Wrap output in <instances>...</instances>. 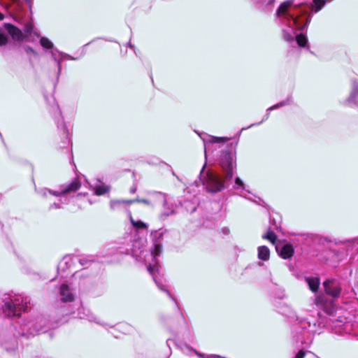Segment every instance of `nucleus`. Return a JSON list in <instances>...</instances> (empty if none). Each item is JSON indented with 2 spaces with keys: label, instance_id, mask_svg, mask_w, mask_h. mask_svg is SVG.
I'll list each match as a JSON object with an SVG mask.
<instances>
[{
  "label": "nucleus",
  "instance_id": "nucleus-55",
  "mask_svg": "<svg viewBox=\"0 0 358 358\" xmlns=\"http://www.w3.org/2000/svg\"><path fill=\"white\" fill-rule=\"evenodd\" d=\"M226 358V357H225Z\"/></svg>",
  "mask_w": 358,
  "mask_h": 358
},
{
  "label": "nucleus",
  "instance_id": "nucleus-30",
  "mask_svg": "<svg viewBox=\"0 0 358 358\" xmlns=\"http://www.w3.org/2000/svg\"><path fill=\"white\" fill-rule=\"evenodd\" d=\"M110 189V186L105 185H95L93 187L94 194L101 196L107 193Z\"/></svg>",
  "mask_w": 358,
  "mask_h": 358
},
{
  "label": "nucleus",
  "instance_id": "nucleus-13",
  "mask_svg": "<svg viewBox=\"0 0 358 358\" xmlns=\"http://www.w3.org/2000/svg\"><path fill=\"white\" fill-rule=\"evenodd\" d=\"M70 309L66 313V314L74 315L75 317H78L80 319H85L90 322H94L99 324V322L96 320V316L91 312V310L82 306L80 302L73 304V307L71 305H69Z\"/></svg>",
  "mask_w": 358,
  "mask_h": 358
},
{
  "label": "nucleus",
  "instance_id": "nucleus-43",
  "mask_svg": "<svg viewBox=\"0 0 358 358\" xmlns=\"http://www.w3.org/2000/svg\"><path fill=\"white\" fill-rule=\"evenodd\" d=\"M24 1L27 3V5L29 6L30 13H31V5H32L33 0H24Z\"/></svg>",
  "mask_w": 358,
  "mask_h": 358
},
{
  "label": "nucleus",
  "instance_id": "nucleus-18",
  "mask_svg": "<svg viewBox=\"0 0 358 358\" xmlns=\"http://www.w3.org/2000/svg\"><path fill=\"white\" fill-rule=\"evenodd\" d=\"M75 264V259L71 255H66L57 265V272L61 273L62 278L67 277L66 271L71 269Z\"/></svg>",
  "mask_w": 358,
  "mask_h": 358
},
{
  "label": "nucleus",
  "instance_id": "nucleus-20",
  "mask_svg": "<svg viewBox=\"0 0 358 358\" xmlns=\"http://www.w3.org/2000/svg\"><path fill=\"white\" fill-rule=\"evenodd\" d=\"M153 194H156L158 196L159 199L163 203L164 210L160 215V218L162 220H164L167 217L176 214V210L173 208V206H170L167 203L164 194L160 192H153Z\"/></svg>",
  "mask_w": 358,
  "mask_h": 358
},
{
  "label": "nucleus",
  "instance_id": "nucleus-42",
  "mask_svg": "<svg viewBox=\"0 0 358 358\" xmlns=\"http://www.w3.org/2000/svg\"><path fill=\"white\" fill-rule=\"evenodd\" d=\"M308 237L310 238L313 241H317V240H318L319 241H320V236L317 234H311L308 235Z\"/></svg>",
  "mask_w": 358,
  "mask_h": 358
},
{
  "label": "nucleus",
  "instance_id": "nucleus-29",
  "mask_svg": "<svg viewBox=\"0 0 358 358\" xmlns=\"http://www.w3.org/2000/svg\"><path fill=\"white\" fill-rule=\"evenodd\" d=\"M271 227H268L266 232L262 236V238L268 240L272 244H276L275 243L278 241V236L275 234Z\"/></svg>",
  "mask_w": 358,
  "mask_h": 358
},
{
  "label": "nucleus",
  "instance_id": "nucleus-54",
  "mask_svg": "<svg viewBox=\"0 0 358 358\" xmlns=\"http://www.w3.org/2000/svg\"><path fill=\"white\" fill-rule=\"evenodd\" d=\"M78 195H83L82 193H78Z\"/></svg>",
  "mask_w": 358,
  "mask_h": 358
},
{
  "label": "nucleus",
  "instance_id": "nucleus-27",
  "mask_svg": "<svg viewBox=\"0 0 358 358\" xmlns=\"http://www.w3.org/2000/svg\"><path fill=\"white\" fill-rule=\"evenodd\" d=\"M257 257L258 259L266 262L270 258V250L266 245H261L257 248Z\"/></svg>",
  "mask_w": 358,
  "mask_h": 358
},
{
  "label": "nucleus",
  "instance_id": "nucleus-4",
  "mask_svg": "<svg viewBox=\"0 0 358 358\" xmlns=\"http://www.w3.org/2000/svg\"><path fill=\"white\" fill-rule=\"evenodd\" d=\"M169 234L170 231L169 230L163 229L154 230L151 232L150 237L152 241V247L150 250L149 257L152 259V262H149L148 265V271L152 276L153 280L158 288L167 294L169 297L175 302L178 311H180L177 299L167 289L165 288L161 282V280L158 279V275H160L162 269L158 258L162 252V241L164 238L167 237Z\"/></svg>",
  "mask_w": 358,
  "mask_h": 358
},
{
  "label": "nucleus",
  "instance_id": "nucleus-36",
  "mask_svg": "<svg viewBox=\"0 0 358 358\" xmlns=\"http://www.w3.org/2000/svg\"><path fill=\"white\" fill-rule=\"evenodd\" d=\"M136 202L142 203L143 204H145L147 206L151 205V203L149 200L145 199H129L128 201H127V204H131Z\"/></svg>",
  "mask_w": 358,
  "mask_h": 358
},
{
  "label": "nucleus",
  "instance_id": "nucleus-28",
  "mask_svg": "<svg viewBox=\"0 0 358 358\" xmlns=\"http://www.w3.org/2000/svg\"><path fill=\"white\" fill-rule=\"evenodd\" d=\"M82 266L88 267L90 264L95 262V257L93 255H80L75 257Z\"/></svg>",
  "mask_w": 358,
  "mask_h": 358
},
{
  "label": "nucleus",
  "instance_id": "nucleus-12",
  "mask_svg": "<svg viewBox=\"0 0 358 358\" xmlns=\"http://www.w3.org/2000/svg\"><path fill=\"white\" fill-rule=\"evenodd\" d=\"M4 27L8 34L14 41H22L25 38H28L33 31L34 25L32 22H27L24 24L23 31L17 28L16 26L5 23Z\"/></svg>",
  "mask_w": 358,
  "mask_h": 358
},
{
  "label": "nucleus",
  "instance_id": "nucleus-9",
  "mask_svg": "<svg viewBox=\"0 0 358 358\" xmlns=\"http://www.w3.org/2000/svg\"><path fill=\"white\" fill-rule=\"evenodd\" d=\"M145 240L139 237H129V240L124 246L119 247L116 249V252L120 254L130 255L134 257L136 261H143L146 268L149 262H152V259L149 257L150 252H148L145 248Z\"/></svg>",
  "mask_w": 358,
  "mask_h": 358
},
{
  "label": "nucleus",
  "instance_id": "nucleus-51",
  "mask_svg": "<svg viewBox=\"0 0 358 358\" xmlns=\"http://www.w3.org/2000/svg\"><path fill=\"white\" fill-rule=\"evenodd\" d=\"M257 198H258V199H259L260 201H262V202L264 203V200H263L262 199H261L260 197H257Z\"/></svg>",
  "mask_w": 358,
  "mask_h": 358
},
{
  "label": "nucleus",
  "instance_id": "nucleus-41",
  "mask_svg": "<svg viewBox=\"0 0 358 358\" xmlns=\"http://www.w3.org/2000/svg\"><path fill=\"white\" fill-rule=\"evenodd\" d=\"M13 4H15L17 8H20L22 4L21 0H9Z\"/></svg>",
  "mask_w": 358,
  "mask_h": 358
},
{
  "label": "nucleus",
  "instance_id": "nucleus-52",
  "mask_svg": "<svg viewBox=\"0 0 358 358\" xmlns=\"http://www.w3.org/2000/svg\"><path fill=\"white\" fill-rule=\"evenodd\" d=\"M106 40L108 41H110V42L114 41L113 40H111V39H106Z\"/></svg>",
  "mask_w": 358,
  "mask_h": 358
},
{
  "label": "nucleus",
  "instance_id": "nucleus-19",
  "mask_svg": "<svg viewBox=\"0 0 358 358\" xmlns=\"http://www.w3.org/2000/svg\"><path fill=\"white\" fill-rule=\"evenodd\" d=\"M60 301L69 303L75 302V294L67 284H62L59 287Z\"/></svg>",
  "mask_w": 358,
  "mask_h": 358
},
{
  "label": "nucleus",
  "instance_id": "nucleus-23",
  "mask_svg": "<svg viewBox=\"0 0 358 358\" xmlns=\"http://www.w3.org/2000/svg\"><path fill=\"white\" fill-rule=\"evenodd\" d=\"M306 282L309 289L313 293H317L320 287V278L318 276L306 277Z\"/></svg>",
  "mask_w": 358,
  "mask_h": 358
},
{
  "label": "nucleus",
  "instance_id": "nucleus-15",
  "mask_svg": "<svg viewBox=\"0 0 358 358\" xmlns=\"http://www.w3.org/2000/svg\"><path fill=\"white\" fill-rule=\"evenodd\" d=\"M55 121L57 124V129L62 132V148H66L70 143V138L69 136V130L64 122V118L62 116V112L58 106H57V111L55 115Z\"/></svg>",
  "mask_w": 358,
  "mask_h": 358
},
{
  "label": "nucleus",
  "instance_id": "nucleus-25",
  "mask_svg": "<svg viewBox=\"0 0 358 358\" xmlns=\"http://www.w3.org/2000/svg\"><path fill=\"white\" fill-rule=\"evenodd\" d=\"M275 217L269 214V223L271 224V228L273 227V229L277 231L278 232H282V229L281 227L282 223V217L278 213H275Z\"/></svg>",
  "mask_w": 358,
  "mask_h": 358
},
{
  "label": "nucleus",
  "instance_id": "nucleus-45",
  "mask_svg": "<svg viewBox=\"0 0 358 358\" xmlns=\"http://www.w3.org/2000/svg\"><path fill=\"white\" fill-rule=\"evenodd\" d=\"M136 186H132L131 188H130V193L131 194H134L136 192Z\"/></svg>",
  "mask_w": 358,
  "mask_h": 358
},
{
  "label": "nucleus",
  "instance_id": "nucleus-6",
  "mask_svg": "<svg viewBox=\"0 0 358 358\" xmlns=\"http://www.w3.org/2000/svg\"><path fill=\"white\" fill-rule=\"evenodd\" d=\"M15 329L19 336L29 338L41 333H45L50 326L45 317L37 315L21 320Z\"/></svg>",
  "mask_w": 358,
  "mask_h": 358
},
{
  "label": "nucleus",
  "instance_id": "nucleus-17",
  "mask_svg": "<svg viewBox=\"0 0 358 358\" xmlns=\"http://www.w3.org/2000/svg\"><path fill=\"white\" fill-rule=\"evenodd\" d=\"M352 90L348 97L345 100L344 105L353 106H358V80H351Z\"/></svg>",
  "mask_w": 358,
  "mask_h": 358
},
{
  "label": "nucleus",
  "instance_id": "nucleus-21",
  "mask_svg": "<svg viewBox=\"0 0 358 358\" xmlns=\"http://www.w3.org/2000/svg\"><path fill=\"white\" fill-rule=\"evenodd\" d=\"M0 345L7 352H13L17 348V341L16 338L13 336H1Z\"/></svg>",
  "mask_w": 358,
  "mask_h": 358
},
{
  "label": "nucleus",
  "instance_id": "nucleus-7",
  "mask_svg": "<svg viewBox=\"0 0 358 358\" xmlns=\"http://www.w3.org/2000/svg\"><path fill=\"white\" fill-rule=\"evenodd\" d=\"M203 142L206 160L208 155H211L213 159L222 168L224 167V137H215L206 132L194 131Z\"/></svg>",
  "mask_w": 358,
  "mask_h": 358
},
{
  "label": "nucleus",
  "instance_id": "nucleus-16",
  "mask_svg": "<svg viewBox=\"0 0 358 358\" xmlns=\"http://www.w3.org/2000/svg\"><path fill=\"white\" fill-rule=\"evenodd\" d=\"M255 8L263 13L271 14L273 11L275 0H252Z\"/></svg>",
  "mask_w": 358,
  "mask_h": 358
},
{
  "label": "nucleus",
  "instance_id": "nucleus-40",
  "mask_svg": "<svg viewBox=\"0 0 358 358\" xmlns=\"http://www.w3.org/2000/svg\"><path fill=\"white\" fill-rule=\"evenodd\" d=\"M58 55L63 56L64 59H71V60H76V58L71 56L70 55H68V54L62 52H58Z\"/></svg>",
  "mask_w": 358,
  "mask_h": 358
},
{
  "label": "nucleus",
  "instance_id": "nucleus-10",
  "mask_svg": "<svg viewBox=\"0 0 358 358\" xmlns=\"http://www.w3.org/2000/svg\"><path fill=\"white\" fill-rule=\"evenodd\" d=\"M206 166V162H205L199 173V179L204 187V189L211 194L221 192L224 188L222 176L213 170H209L205 173Z\"/></svg>",
  "mask_w": 358,
  "mask_h": 358
},
{
  "label": "nucleus",
  "instance_id": "nucleus-8",
  "mask_svg": "<svg viewBox=\"0 0 358 358\" xmlns=\"http://www.w3.org/2000/svg\"><path fill=\"white\" fill-rule=\"evenodd\" d=\"M1 310L6 317H16L27 311L28 299L19 294H5Z\"/></svg>",
  "mask_w": 358,
  "mask_h": 358
},
{
  "label": "nucleus",
  "instance_id": "nucleus-39",
  "mask_svg": "<svg viewBox=\"0 0 358 358\" xmlns=\"http://www.w3.org/2000/svg\"><path fill=\"white\" fill-rule=\"evenodd\" d=\"M340 243L342 244H345L347 243L358 244V236L350 239H345L343 241H340Z\"/></svg>",
  "mask_w": 358,
  "mask_h": 358
},
{
  "label": "nucleus",
  "instance_id": "nucleus-32",
  "mask_svg": "<svg viewBox=\"0 0 358 358\" xmlns=\"http://www.w3.org/2000/svg\"><path fill=\"white\" fill-rule=\"evenodd\" d=\"M130 221L132 226L136 229H145L148 228V224L141 220L135 221L131 216H130Z\"/></svg>",
  "mask_w": 358,
  "mask_h": 358
},
{
  "label": "nucleus",
  "instance_id": "nucleus-22",
  "mask_svg": "<svg viewBox=\"0 0 358 358\" xmlns=\"http://www.w3.org/2000/svg\"><path fill=\"white\" fill-rule=\"evenodd\" d=\"M180 348L182 352L185 355H191L192 353H194L195 355H196L198 357H199L201 358H223L221 356L217 355H206L205 354L197 352L196 350H194L192 347L189 346L186 343L181 344Z\"/></svg>",
  "mask_w": 358,
  "mask_h": 358
},
{
  "label": "nucleus",
  "instance_id": "nucleus-1",
  "mask_svg": "<svg viewBox=\"0 0 358 358\" xmlns=\"http://www.w3.org/2000/svg\"><path fill=\"white\" fill-rule=\"evenodd\" d=\"M328 0H312L309 5L303 3H294V0H285L277 7L275 22L282 28V38L292 48H304L310 54L307 36L308 27L315 13L320 11Z\"/></svg>",
  "mask_w": 358,
  "mask_h": 358
},
{
  "label": "nucleus",
  "instance_id": "nucleus-34",
  "mask_svg": "<svg viewBox=\"0 0 358 358\" xmlns=\"http://www.w3.org/2000/svg\"><path fill=\"white\" fill-rule=\"evenodd\" d=\"M59 198L60 199H59L58 202H54L49 206V207H48L49 210H51L52 209L62 208H63L62 204H66L68 203L67 199H64V201H63L62 197H59Z\"/></svg>",
  "mask_w": 358,
  "mask_h": 358
},
{
  "label": "nucleus",
  "instance_id": "nucleus-3",
  "mask_svg": "<svg viewBox=\"0 0 358 358\" xmlns=\"http://www.w3.org/2000/svg\"><path fill=\"white\" fill-rule=\"evenodd\" d=\"M317 332V320L315 318H300L296 317L290 327V342L293 347L298 349L294 351L293 358H304L306 348L310 347L315 334Z\"/></svg>",
  "mask_w": 358,
  "mask_h": 358
},
{
  "label": "nucleus",
  "instance_id": "nucleus-26",
  "mask_svg": "<svg viewBox=\"0 0 358 358\" xmlns=\"http://www.w3.org/2000/svg\"><path fill=\"white\" fill-rule=\"evenodd\" d=\"M271 294L275 298L282 299L285 297V290L276 283L271 282L269 286Z\"/></svg>",
  "mask_w": 358,
  "mask_h": 358
},
{
  "label": "nucleus",
  "instance_id": "nucleus-31",
  "mask_svg": "<svg viewBox=\"0 0 358 358\" xmlns=\"http://www.w3.org/2000/svg\"><path fill=\"white\" fill-rule=\"evenodd\" d=\"M40 45L45 49L53 50V49H57L54 48V45L52 42L49 40L47 37L42 36L40 38Z\"/></svg>",
  "mask_w": 358,
  "mask_h": 358
},
{
  "label": "nucleus",
  "instance_id": "nucleus-53",
  "mask_svg": "<svg viewBox=\"0 0 358 358\" xmlns=\"http://www.w3.org/2000/svg\"><path fill=\"white\" fill-rule=\"evenodd\" d=\"M90 43H91V42L86 43V44L85 45V46L88 45Z\"/></svg>",
  "mask_w": 358,
  "mask_h": 358
},
{
  "label": "nucleus",
  "instance_id": "nucleus-49",
  "mask_svg": "<svg viewBox=\"0 0 358 358\" xmlns=\"http://www.w3.org/2000/svg\"><path fill=\"white\" fill-rule=\"evenodd\" d=\"M4 19V15L0 12V21Z\"/></svg>",
  "mask_w": 358,
  "mask_h": 358
},
{
  "label": "nucleus",
  "instance_id": "nucleus-38",
  "mask_svg": "<svg viewBox=\"0 0 358 358\" xmlns=\"http://www.w3.org/2000/svg\"><path fill=\"white\" fill-rule=\"evenodd\" d=\"M24 51L27 55L32 54L35 57L38 56V53L31 47L29 45L24 47Z\"/></svg>",
  "mask_w": 358,
  "mask_h": 358
},
{
  "label": "nucleus",
  "instance_id": "nucleus-35",
  "mask_svg": "<svg viewBox=\"0 0 358 358\" xmlns=\"http://www.w3.org/2000/svg\"><path fill=\"white\" fill-rule=\"evenodd\" d=\"M9 34L8 32L4 31L2 29H0V46L5 45L8 43L9 41Z\"/></svg>",
  "mask_w": 358,
  "mask_h": 358
},
{
  "label": "nucleus",
  "instance_id": "nucleus-47",
  "mask_svg": "<svg viewBox=\"0 0 358 358\" xmlns=\"http://www.w3.org/2000/svg\"><path fill=\"white\" fill-rule=\"evenodd\" d=\"M170 343H174V342H173V341H172V340L168 339V340L166 341V344H167V345L169 346V348H170Z\"/></svg>",
  "mask_w": 358,
  "mask_h": 358
},
{
  "label": "nucleus",
  "instance_id": "nucleus-44",
  "mask_svg": "<svg viewBox=\"0 0 358 358\" xmlns=\"http://www.w3.org/2000/svg\"><path fill=\"white\" fill-rule=\"evenodd\" d=\"M287 266H288L289 270L290 271H294V264H292V263L289 262L288 264H287Z\"/></svg>",
  "mask_w": 358,
  "mask_h": 358
},
{
  "label": "nucleus",
  "instance_id": "nucleus-11",
  "mask_svg": "<svg viewBox=\"0 0 358 358\" xmlns=\"http://www.w3.org/2000/svg\"><path fill=\"white\" fill-rule=\"evenodd\" d=\"M81 186V182L78 178H75L68 185H62L59 190H52L47 187L37 189L35 187V192L43 198L48 199L49 195L56 197H62L71 192H76Z\"/></svg>",
  "mask_w": 358,
  "mask_h": 358
},
{
  "label": "nucleus",
  "instance_id": "nucleus-48",
  "mask_svg": "<svg viewBox=\"0 0 358 358\" xmlns=\"http://www.w3.org/2000/svg\"><path fill=\"white\" fill-rule=\"evenodd\" d=\"M224 231H225V235H227L229 234V229L227 228V227H225Z\"/></svg>",
  "mask_w": 358,
  "mask_h": 358
},
{
  "label": "nucleus",
  "instance_id": "nucleus-37",
  "mask_svg": "<svg viewBox=\"0 0 358 358\" xmlns=\"http://www.w3.org/2000/svg\"><path fill=\"white\" fill-rule=\"evenodd\" d=\"M277 308H278V312L283 315L288 316L289 313L291 312L290 308L285 304H284L280 308H278V307H277Z\"/></svg>",
  "mask_w": 358,
  "mask_h": 358
},
{
  "label": "nucleus",
  "instance_id": "nucleus-2",
  "mask_svg": "<svg viewBox=\"0 0 358 358\" xmlns=\"http://www.w3.org/2000/svg\"><path fill=\"white\" fill-rule=\"evenodd\" d=\"M292 103V95H289L285 100L268 108L266 113L262 121L251 124L247 127H243L233 137L225 136V190L232 194L243 196L248 200H251L250 198L248 197L247 194H252V193L250 190L246 189L245 184L243 180L238 176L234 178L237 167L236 148L241 134L243 130L258 126L266 121L269 117L271 110L291 105Z\"/></svg>",
  "mask_w": 358,
  "mask_h": 358
},
{
  "label": "nucleus",
  "instance_id": "nucleus-5",
  "mask_svg": "<svg viewBox=\"0 0 358 358\" xmlns=\"http://www.w3.org/2000/svg\"><path fill=\"white\" fill-rule=\"evenodd\" d=\"M342 290L339 279L327 278L322 282V289L315 298V304L326 314L333 315L337 310L336 301L340 298Z\"/></svg>",
  "mask_w": 358,
  "mask_h": 358
},
{
  "label": "nucleus",
  "instance_id": "nucleus-14",
  "mask_svg": "<svg viewBox=\"0 0 358 358\" xmlns=\"http://www.w3.org/2000/svg\"><path fill=\"white\" fill-rule=\"evenodd\" d=\"M278 255L284 259H291L295 252L293 244L285 239L278 241L275 244Z\"/></svg>",
  "mask_w": 358,
  "mask_h": 358
},
{
  "label": "nucleus",
  "instance_id": "nucleus-24",
  "mask_svg": "<svg viewBox=\"0 0 358 358\" xmlns=\"http://www.w3.org/2000/svg\"><path fill=\"white\" fill-rule=\"evenodd\" d=\"M58 52H60L58 49H53V50H50L51 57L57 63V66L56 82L54 84L55 86L59 80V77L62 69V62L64 59L63 56L58 55Z\"/></svg>",
  "mask_w": 358,
  "mask_h": 358
},
{
  "label": "nucleus",
  "instance_id": "nucleus-33",
  "mask_svg": "<svg viewBox=\"0 0 358 358\" xmlns=\"http://www.w3.org/2000/svg\"><path fill=\"white\" fill-rule=\"evenodd\" d=\"M128 200H112L110 202V207L111 210L119 209L123 204H127Z\"/></svg>",
  "mask_w": 358,
  "mask_h": 358
},
{
  "label": "nucleus",
  "instance_id": "nucleus-46",
  "mask_svg": "<svg viewBox=\"0 0 358 358\" xmlns=\"http://www.w3.org/2000/svg\"><path fill=\"white\" fill-rule=\"evenodd\" d=\"M127 47H129L130 48H135L134 45H132L130 41L127 43Z\"/></svg>",
  "mask_w": 358,
  "mask_h": 358
},
{
  "label": "nucleus",
  "instance_id": "nucleus-50",
  "mask_svg": "<svg viewBox=\"0 0 358 358\" xmlns=\"http://www.w3.org/2000/svg\"><path fill=\"white\" fill-rule=\"evenodd\" d=\"M196 207H194L193 209L191 211V213H194V211H196Z\"/></svg>",
  "mask_w": 358,
  "mask_h": 358
}]
</instances>
